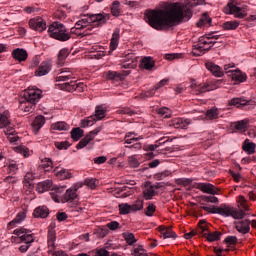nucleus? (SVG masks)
<instances>
[{
  "label": "nucleus",
  "instance_id": "obj_37",
  "mask_svg": "<svg viewBox=\"0 0 256 256\" xmlns=\"http://www.w3.org/2000/svg\"><path fill=\"white\" fill-rule=\"evenodd\" d=\"M141 67L142 69L151 71L155 67V61L151 57H144L141 61Z\"/></svg>",
  "mask_w": 256,
  "mask_h": 256
},
{
  "label": "nucleus",
  "instance_id": "obj_6",
  "mask_svg": "<svg viewBox=\"0 0 256 256\" xmlns=\"http://www.w3.org/2000/svg\"><path fill=\"white\" fill-rule=\"evenodd\" d=\"M235 67L233 64L224 65V71L228 77L235 81V83H245L247 81V74L243 73L240 69L231 70Z\"/></svg>",
  "mask_w": 256,
  "mask_h": 256
},
{
  "label": "nucleus",
  "instance_id": "obj_53",
  "mask_svg": "<svg viewBox=\"0 0 256 256\" xmlns=\"http://www.w3.org/2000/svg\"><path fill=\"white\" fill-rule=\"evenodd\" d=\"M71 137L73 141H79L83 137V130L81 128H74L71 130Z\"/></svg>",
  "mask_w": 256,
  "mask_h": 256
},
{
  "label": "nucleus",
  "instance_id": "obj_4",
  "mask_svg": "<svg viewBox=\"0 0 256 256\" xmlns=\"http://www.w3.org/2000/svg\"><path fill=\"white\" fill-rule=\"evenodd\" d=\"M48 33L52 39L62 42L69 41V39H71V35H73V33L67 30L65 25L59 22H54L52 25H50L48 28Z\"/></svg>",
  "mask_w": 256,
  "mask_h": 256
},
{
  "label": "nucleus",
  "instance_id": "obj_8",
  "mask_svg": "<svg viewBox=\"0 0 256 256\" xmlns=\"http://www.w3.org/2000/svg\"><path fill=\"white\" fill-rule=\"evenodd\" d=\"M41 97H43V91L35 86H30L24 91V99L34 105L41 101Z\"/></svg>",
  "mask_w": 256,
  "mask_h": 256
},
{
  "label": "nucleus",
  "instance_id": "obj_59",
  "mask_svg": "<svg viewBox=\"0 0 256 256\" xmlns=\"http://www.w3.org/2000/svg\"><path fill=\"white\" fill-rule=\"evenodd\" d=\"M88 135H86L80 142L77 144L76 149H83L89 145V142L92 141Z\"/></svg>",
  "mask_w": 256,
  "mask_h": 256
},
{
  "label": "nucleus",
  "instance_id": "obj_24",
  "mask_svg": "<svg viewBox=\"0 0 256 256\" xmlns=\"http://www.w3.org/2000/svg\"><path fill=\"white\" fill-rule=\"evenodd\" d=\"M205 67L210 71V73H212V75H214V77H223V72L221 71V67H219V65H216L211 61H207L205 63Z\"/></svg>",
  "mask_w": 256,
  "mask_h": 256
},
{
  "label": "nucleus",
  "instance_id": "obj_62",
  "mask_svg": "<svg viewBox=\"0 0 256 256\" xmlns=\"http://www.w3.org/2000/svg\"><path fill=\"white\" fill-rule=\"evenodd\" d=\"M159 115H162L165 118L171 117V110H169V108L164 107V108H160L158 110Z\"/></svg>",
  "mask_w": 256,
  "mask_h": 256
},
{
  "label": "nucleus",
  "instance_id": "obj_60",
  "mask_svg": "<svg viewBox=\"0 0 256 256\" xmlns=\"http://www.w3.org/2000/svg\"><path fill=\"white\" fill-rule=\"evenodd\" d=\"M159 142H156L155 144H149L145 147L146 151H155V149H158V147L161 145V143H167V140L163 141V138H161ZM162 141V142H161Z\"/></svg>",
  "mask_w": 256,
  "mask_h": 256
},
{
  "label": "nucleus",
  "instance_id": "obj_22",
  "mask_svg": "<svg viewBox=\"0 0 256 256\" xmlns=\"http://www.w3.org/2000/svg\"><path fill=\"white\" fill-rule=\"evenodd\" d=\"M54 174L62 181H65V179H71L73 177L71 170L61 168L59 166L54 168Z\"/></svg>",
  "mask_w": 256,
  "mask_h": 256
},
{
  "label": "nucleus",
  "instance_id": "obj_49",
  "mask_svg": "<svg viewBox=\"0 0 256 256\" xmlns=\"http://www.w3.org/2000/svg\"><path fill=\"white\" fill-rule=\"evenodd\" d=\"M41 167L44 171H52L53 170V161L50 158H44L41 162Z\"/></svg>",
  "mask_w": 256,
  "mask_h": 256
},
{
  "label": "nucleus",
  "instance_id": "obj_15",
  "mask_svg": "<svg viewBox=\"0 0 256 256\" xmlns=\"http://www.w3.org/2000/svg\"><path fill=\"white\" fill-rule=\"evenodd\" d=\"M119 39H121V29L115 28L110 40L109 55L119 47Z\"/></svg>",
  "mask_w": 256,
  "mask_h": 256
},
{
  "label": "nucleus",
  "instance_id": "obj_55",
  "mask_svg": "<svg viewBox=\"0 0 256 256\" xmlns=\"http://www.w3.org/2000/svg\"><path fill=\"white\" fill-rule=\"evenodd\" d=\"M33 179H35V175L32 174V172H27L24 176L23 183L26 185V187H32Z\"/></svg>",
  "mask_w": 256,
  "mask_h": 256
},
{
  "label": "nucleus",
  "instance_id": "obj_36",
  "mask_svg": "<svg viewBox=\"0 0 256 256\" xmlns=\"http://www.w3.org/2000/svg\"><path fill=\"white\" fill-rule=\"evenodd\" d=\"M232 126L234 127V129H236V131H247V128L249 127V119H243L234 122Z\"/></svg>",
  "mask_w": 256,
  "mask_h": 256
},
{
  "label": "nucleus",
  "instance_id": "obj_26",
  "mask_svg": "<svg viewBox=\"0 0 256 256\" xmlns=\"http://www.w3.org/2000/svg\"><path fill=\"white\" fill-rule=\"evenodd\" d=\"M27 219V211L23 210L17 213L16 217L8 223L9 227H17V225H21L23 221Z\"/></svg>",
  "mask_w": 256,
  "mask_h": 256
},
{
  "label": "nucleus",
  "instance_id": "obj_21",
  "mask_svg": "<svg viewBox=\"0 0 256 256\" xmlns=\"http://www.w3.org/2000/svg\"><path fill=\"white\" fill-rule=\"evenodd\" d=\"M57 239V233L55 232V225H50L48 230V248L49 251H55V241Z\"/></svg>",
  "mask_w": 256,
  "mask_h": 256
},
{
  "label": "nucleus",
  "instance_id": "obj_11",
  "mask_svg": "<svg viewBox=\"0 0 256 256\" xmlns=\"http://www.w3.org/2000/svg\"><path fill=\"white\" fill-rule=\"evenodd\" d=\"M60 89H63L64 91H78L79 93H83L87 89V86L82 82L77 81H70V82H64L62 84H58Z\"/></svg>",
  "mask_w": 256,
  "mask_h": 256
},
{
  "label": "nucleus",
  "instance_id": "obj_41",
  "mask_svg": "<svg viewBox=\"0 0 256 256\" xmlns=\"http://www.w3.org/2000/svg\"><path fill=\"white\" fill-rule=\"evenodd\" d=\"M51 128L54 129V131H69L71 126H69L67 122H56L52 124Z\"/></svg>",
  "mask_w": 256,
  "mask_h": 256
},
{
  "label": "nucleus",
  "instance_id": "obj_50",
  "mask_svg": "<svg viewBox=\"0 0 256 256\" xmlns=\"http://www.w3.org/2000/svg\"><path fill=\"white\" fill-rule=\"evenodd\" d=\"M83 185H87L89 189H97V185H99V180L95 178H86Z\"/></svg>",
  "mask_w": 256,
  "mask_h": 256
},
{
  "label": "nucleus",
  "instance_id": "obj_46",
  "mask_svg": "<svg viewBox=\"0 0 256 256\" xmlns=\"http://www.w3.org/2000/svg\"><path fill=\"white\" fill-rule=\"evenodd\" d=\"M15 153H19L20 155H23V157H29L31 155V152L29 151V148L27 146H16L13 148Z\"/></svg>",
  "mask_w": 256,
  "mask_h": 256
},
{
  "label": "nucleus",
  "instance_id": "obj_42",
  "mask_svg": "<svg viewBox=\"0 0 256 256\" xmlns=\"http://www.w3.org/2000/svg\"><path fill=\"white\" fill-rule=\"evenodd\" d=\"M139 139H143V137H137V134H135L134 132H127L124 137L126 145H131V143H133L134 141H139Z\"/></svg>",
  "mask_w": 256,
  "mask_h": 256
},
{
  "label": "nucleus",
  "instance_id": "obj_56",
  "mask_svg": "<svg viewBox=\"0 0 256 256\" xmlns=\"http://www.w3.org/2000/svg\"><path fill=\"white\" fill-rule=\"evenodd\" d=\"M224 29L227 31L235 30L237 27H239V22L237 21H228L223 24Z\"/></svg>",
  "mask_w": 256,
  "mask_h": 256
},
{
  "label": "nucleus",
  "instance_id": "obj_2",
  "mask_svg": "<svg viewBox=\"0 0 256 256\" xmlns=\"http://www.w3.org/2000/svg\"><path fill=\"white\" fill-rule=\"evenodd\" d=\"M109 19H111V16L107 13L84 15L83 18L78 20L74 27L70 29V33L77 37H81V35H85V31H91L93 27H101V25H105Z\"/></svg>",
  "mask_w": 256,
  "mask_h": 256
},
{
  "label": "nucleus",
  "instance_id": "obj_32",
  "mask_svg": "<svg viewBox=\"0 0 256 256\" xmlns=\"http://www.w3.org/2000/svg\"><path fill=\"white\" fill-rule=\"evenodd\" d=\"M212 21L213 19L209 17V14L204 13L197 22V27H199L200 29H203V27H211Z\"/></svg>",
  "mask_w": 256,
  "mask_h": 256
},
{
  "label": "nucleus",
  "instance_id": "obj_54",
  "mask_svg": "<svg viewBox=\"0 0 256 256\" xmlns=\"http://www.w3.org/2000/svg\"><path fill=\"white\" fill-rule=\"evenodd\" d=\"M207 119L213 120L219 118V110L217 108H211L206 112Z\"/></svg>",
  "mask_w": 256,
  "mask_h": 256
},
{
  "label": "nucleus",
  "instance_id": "obj_52",
  "mask_svg": "<svg viewBox=\"0 0 256 256\" xmlns=\"http://www.w3.org/2000/svg\"><path fill=\"white\" fill-rule=\"evenodd\" d=\"M132 255L133 256H149V254L147 253V250H145V248H143V246L141 245H139L138 247L132 250Z\"/></svg>",
  "mask_w": 256,
  "mask_h": 256
},
{
  "label": "nucleus",
  "instance_id": "obj_51",
  "mask_svg": "<svg viewBox=\"0 0 256 256\" xmlns=\"http://www.w3.org/2000/svg\"><path fill=\"white\" fill-rule=\"evenodd\" d=\"M132 213H137V211H143V200L138 199L133 204L130 205Z\"/></svg>",
  "mask_w": 256,
  "mask_h": 256
},
{
  "label": "nucleus",
  "instance_id": "obj_48",
  "mask_svg": "<svg viewBox=\"0 0 256 256\" xmlns=\"http://www.w3.org/2000/svg\"><path fill=\"white\" fill-rule=\"evenodd\" d=\"M120 215H129V213H133L131 210V206L128 203H121L118 205Z\"/></svg>",
  "mask_w": 256,
  "mask_h": 256
},
{
  "label": "nucleus",
  "instance_id": "obj_3",
  "mask_svg": "<svg viewBox=\"0 0 256 256\" xmlns=\"http://www.w3.org/2000/svg\"><path fill=\"white\" fill-rule=\"evenodd\" d=\"M220 35L208 34L199 38L198 43L192 48V54L195 57H201L205 55L214 45L215 41L212 39H219Z\"/></svg>",
  "mask_w": 256,
  "mask_h": 256
},
{
  "label": "nucleus",
  "instance_id": "obj_23",
  "mask_svg": "<svg viewBox=\"0 0 256 256\" xmlns=\"http://www.w3.org/2000/svg\"><path fill=\"white\" fill-rule=\"evenodd\" d=\"M9 127H13L11 125V114L9 111H4L0 114V129H9Z\"/></svg>",
  "mask_w": 256,
  "mask_h": 256
},
{
  "label": "nucleus",
  "instance_id": "obj_40",
  "mask_svg": "<svg viewBox=\"0 0 256 256\" xmlns=\"http://www.w3.org/2000/svg\"><path fill=\"white\" fill-rule=\"evenodd\" d=\"M122 237L124 241H126L127 245H135L137 243V238H135V234L131 232H124L122 233Z\"/></svg>",
  "mask_w": 256,
  "mask_h": 256
},
{
  "label": "nucleus",
  "instance_id": "obj_16",
  "mask_svg": "<svg viewBox=\"0 0 256 256\" xmlns=\"http://www.w3.org/2000/svg\"><path fill=\"white\" fill-rule=\"evenodd\" d=\"M52 65L49 61H43L38 68L35 70V77H45V75H49L51 73Z\"/></svg>",
  "mask_w": 256,
  "mask_h": 256
},
{
  "label": "nucleus",
  "instance_id": "obj_30",
  "mask_svg": "<svg viewBox=\"0 0 256 256\" xmlns=\"http://www.w3.org/2000/svg\"><path fill=\"white\" fill-rule=\"evenodd\" d=\"M143 195H144V199H146V201L153 199V196L155 195V188L153 187V185H151V183H146L144 185Z\"/></svg>",
  "mask_w": 256,
  "mask_h": 256
},
{
  "label": "nucleus",
  "instance_id": "obj_14",
  "mask_svg": "<svg viewBox=\"0 0 256 256\" xmlns=\"http://www.w3.org/2000/svg\"><path fill=\"white\" fill-rule=\"evenodd\" d=\"M196 189L208 195H219V189L215 188V185L211 183H198L196 184Z\"/></svg>",
  "mask_w": 256,
  "mask_h": 256
},
{
  "label": "nucleus",
  "instance_id": "obj_18",
  "mask_svg": "<svg viewBox=\"0 0 256 256\" xmlns=\"http://www.w3.org/2000/svg\"><path fill=\"white\" fill-rule=\"evenodd\" d=\"M213 89L215 88L209 83L192 84V91L195 95H203V93L213 91Z\"/></svg>",
  "mask_w": 256,
  "mask_h": 256
},
{
  "label": "nucleus",
  "instance_id": "obj_28",
  "mask_svg": "<svg viewBox=\"0 0 256 256\" xmlns=\"http://www.w3.org/2000/svg\"><path fill=\"white\" fill-rule=\"evenodd\" d=\"M4 133L10 143H17V141H19V136L17 135L14 127L6 128Z\"/></svg>",
  "mask_w": 256,
  "mask_h": 256
},
{
  "label": "nucleus",
  "instance_id": "obj_34",
  "mask_svg": "<svg viewBox=\"0 0 256 256\" xmlns=\"http://www.w3.org/2000/svg\"><path fill=\"white\" fill-rule=\"evenodd\" d=\"M94 119L97 121H102V119H105L107 117V110L103 106H96L95 112L92 115Z\"/></svg>",
  "mask_w": 256,
  "mask_h": 256
},
{
  "label": "nucleus",
  "instance_id": "obj_17",
  "mask_svg": "<svg viewBox=\"0 0 256 256\" xmlns=\"http://www.w3.org/2000/svg\"><path fill=\"white\" fill-rule=\"evenodd\" d=\"M189 125H191V120L187 118H174L169 122V126L174 129H187Z\"/></svg>",
  "mask_w": 256,
  "mask_h": 256
},
{
  "label": "nucleus",
  "instance_id": "obj_33",
  "mask_svg": "<svg viewBox=\"0 0 256 256\" xmlns=\"http://www.w3.org/2000/svg\"><path fill=\"white\" fill-rule=\"evenodd\" d=\"M69 79H75V75L69 70H62L56 77V81L58 83H60L61 81H69Z\"/></svg>",
  "mask_w": 256,
  "mask_h": 256
},
{
  "label": "nucleus",
  "instance_id": "obj_27",
  "mask_svg": "<svg viewBox=\"0 0 256 256\" xmlns=\"http://www.w3.org/2000/svg\"><path fill=\"white\" fill-rule=\"evenodd\" d=\"M35 105V103L24 99L20 101L19 109L24 113H33V111H35Z\"/></svg>",
  "mask_w": 256,
  "mask_h": 256
},
{
  "label": "nucleus",
  "instance_id": "obj_38",
  "mask_svg": "<svg viewBox=\"0 0 256 256\" xmlns=\"http://www.w3.org/2000/svg\"><path fill=\"white\" fill-rule=\"evenodd\" d=\"M160 231L163 239H177V234L173 229H171V227L162 228Z\"/></svg>",
  "mask_w": 256,
  "mask_h": 256
},
{
  "label": "nucleus",
  "instance_id": "obj_57",
  "mask_svg": "<svg viewBox=\"0 0 256 256\" xmlns=\"http://www.w3.org/2000/svg\"><path fill=\"white\" fill-rule=\"evenodd\" d=\"M128 164L133 168L137 169L139 167L140 163L139 160L137 159V155H132L128 157Z\"/></svg>",
  "mask_w": 256,
  "mask_h": 256
},
{
  "label": "nucleus",
  "instance_id": "obj_47",
  "mask_svg": "<svg viewBox=\"0 0 256 256\" xmlns=\"http://www.w3.org/2000/svg\"><path fill=\"white\" fill-rule=\"evenodd\" d=\"M121 3L119 1H114L111 5V14L113 17H119L121 15V8H120Z\"/></svg>",
  "mask_w": 256,
  "mask_h": 256
},
{
  "label": "nucleus",
  "instance_id": "obj_20",
  "mask_svg": "<svg viewBox=\"0 0 256 256\" xmlns=\"http://www.w3.org/2000/svg\"><path fill=\"white\" fill-rule=\"evenodd\" d=\"M12 57L15 59V61L23 63V61H27L29 54L27 53V50L23 48H16L12 51Z\"/></svg>",
  "mask_w": 256,
  "mask_h": 256
},
{
  "label": "nucleus",
  "instance_id": "obj_12",
  "mask_svg": "<svg viewBox=\"0 0 256 256\" xmlns=\"http://www.w3.org/2000/svg\"><path fill=\"white\" fill-rule=\"evenodd\" d=\"M28 25L33 31H38V33H43L47 29V22L41 17H34L29 20Z\"/></svg>",
  "mask_w": 256,
  "mask_h": 256
},
{
  "label": "nucleus",
  "instance_id": "obj_45",
  "mask_svg": "<svg viewBox=\"0 0 256 256\" xmlns=\"http://www.w3.org/2000/svg\"><path fill=\"white\" fill-rule=\"evenodd\" d=\"M107 77L112 81H123V79H125V75L117 71H109Z\"/></svg>",
  "mask_w": 256,
  "mask_h": 256
},
{
  "label": "nucleus",
  "instance_id": "obj_7",
  "mask_svg": "<svg viewBox=\"0 0 256 256\" xmlns=\"http://www.w3.org/2000/svg\"><path fill=\"white\" fill-rule=\"evenodd\" d=\"M205 223H206L205 220L199 221L198 233L203 235V237H206V239H207V241H209V243H213V241H219V239H221V235H223V234L219 231L209 232V229H208L207 225H205Z\"/></svg>",
  "mask_w": 256,
  "mask_h": 256
},
{
  "label": "nucleus",
  "instance_id": "obj_64",
  "mask_svg": "<svg viewBox=\"0 0 256 256\" xmlns=\"http://www.w3.org/2000/svg\"><path fill=\"white\" fill-rule=\"evenodd\" d=\"M96 256H109V251L104 248L96 250Z\"/></svg>",
  "mask_w": 256,
  "mask_h": 256
},
{
  "label": "nucleus",
  "instance_id": "obj_63",
  "mask_svg": "<svg viewBox=\"0 0 256 256\" xmlns=\"http://www.w3.org/2000/svg\"><path fill=\"white\" fill-rule=\"evenodd\" d=\"M155 209L156 207L154 206V204H148L145 215H147V217H153V213H155Z\"/></svg>",
  "mask_w": 256,
  "mask_h": 256
},
{
  "label": "nucleus",
  "instance_id": "obj_61",
  "mask_svg": "<svg viewBox=\"0 0 256 256\" xmlns=\"http://www.w3.org/2000/svg\"><path fill=\"white\" fill-rule=\"evenodd\" d=\"M156 91L157 90H155V86H154L153 89L142 92L141 97H143V99H145V98L149 99V98L155 96Z\"/></svg>",
  "mask_w": 256,
  "mask_h": 256
},
{
  "label": "nucleus",
  "instance_id": "obj_5",
  "mask_svg": "<svg viewBox=\"0 0 256 256\" xmlns=\"http://www.w3.org/2000/svg\"><path fill=\"white\" fill-rule=\"evenodd\" d=\"M216 215H221V217H232L233 219H243L245 217V211L237 210L229 204H221L216 206Z\"/></svg>",
  "mask_w": 256,
  "mask_h": 256
},
{
  "label": "nucleus",
  "instance_id": "obj_1",
  "mask_svg": "<svg viewBox=\"0 0 256 256\" xmlns=\"http://www.w3.org/2000/svg\"><path fill=\"white\" fill-rule=\"evenodd\" d=\"M145 21L157 31H167L179 25L184 19H191L193 12L183 4L176 2L170 4L165 10H146Z\"/></svg>",
  "mask_w": 256,
  "mask_h": 256
},
{
  "label": "nucleus",
  "instance_id": "obj_29",
  "mask_svg": "<svg viewBox=\"0 0 256 256\" xmlns=\"http://www.w3.org/2000/svg\"><path fill=\"white\" fill-rule=\"evenodd\" d=\"M51 187H53V181L45 180L37 184L36 191L37 193H45L46 191H49Z\"/></svg>",
  "mask_w": 256,
  "mask_h": 256
},
{
  "label": "nucleus",
  "instance_id": "obj_13",
  "mask_svg": "<svg viewBox=\"0 0 256 256\" xmlns=\"http://www.w3.org/2000/svg\"><path fill=\"white\" fill-rule=\"evenodd\" d=\"M235 229L238 231V233H241L242 235H247L249 231H251V220L249 219H238V221L234 222Z\"/></svg>",
  "mask_w": 256,
  "mask_h": 256
},
{
  "label": "nucleus",
  "instance_id": "obj_31",
  "mask_svg": "<svg viewBox=\"0 0 256 256\" xmlns=\"http://www.w3.org/2000/svg\"><path fill=\"white\" fill-rule=\"evenodd\" d=\"M242 149L247 155H253L255 153L256 144L249 139H245L242 145Z\"/></svg>",
  "mask_w": 256,
  "mask_h": 256
},
{
  "label": "nucleus",
  "instance_id": "obj_19",
  "mask_svg": "<svg viewBox=\"0 0 256 256\" xmlns=\"http://www.w3.org/2000/svg\"><path fill=\"white\" fill-rule=\"evenodd\" d=\"M123 69H135L137 67V56L133 53H129L124 57Z\"/></svg>",
  "mask_w": 256,
  "mask_h": 256
},
{
  "label": "nucleus",
  "instance_id": "obj_44",
  "mask_svg": "<svg viewBox=\"0 0 256 256\" xmlns=\"http://www.w3.org/2000/svg\"><path fill=\"white\" fill-rule=\"evenodd\" d=\"M97 123V120L93 115L86 117L85 119L81 120V127L86 128V127H93Z\"/></svg>",
  "mask_w": 256,
  "mask_h": 256
},
{
  "label": "nucleus",
  "instance_id": "obj_10",
  "mask_svg": "<svg viewBox=\"0 0 256 256\" xmlns=\"http://www.w3.org/2000/svg\"><path fill=\"white\" fill-rule=\"evenodd\" d=\"M83 187V182L74 183L69 189L66 190L62 201L63 203H68V201H73L77 199V191Z\"/></svg>",
  "mask_w": 256,
  "mask_h": 256
},
{
  "label": "nucleus",
  "instance_id": "obj_25",
  "mask_svg": "<svg viewBox=\"0 0 256 256\" xmlns=\"http://www.w3.org/2000/svg\"><path fill=\"white\" fill-rule=\"evenodd\" d=\"M43 125H45V116L38 115L35 117L34 121L32 122V130L35 134L41 131Z\"/></svg>",
  "mask_w": 256,
  "mask_h": 256
},
{
  "label": "nucleus",
  "instance_id": "obj_35",
  "mask_svg": "<svg viewBox=\"0 0 256 256\" xmlns=\"http://www.w3.org/2000/svg\"><path fill=\"white\" fill-rule=\"evenodd\" d=\"M33 215L36 218L45 219L49 217V208H47L46 206L38 207L34 210Z\"/></svg>",
  "mask_w": 256,
  "mask_h": 256
},
{
  "label": "nucleus",
  "instance_id": "obj_58",
  "mask_svg": "<svg viewBox=\"0 0 256 256\" xmlns=\"http://www.w3.org/2000/svg\"><path fill=\"white\" fill-rule=\"evenodd\" d=\"M69 48H62L58 53V60L65 61L69 57Z\"/></svg>",
  "mask_w": 256,
  "mask_h": 256
},
{
  "label": "nucleus",
  "instance_id": "obj_9",
  "mask_svg": "<svg viewBox=\"0 0 256 256\" xmlns=\"http://www.w3.org/2000/svg\"><path fill=\"white\" fill-rule=\"evenodd\" d=\"M224 13H226V15H234L238 19H243V17L247 15V13H245V9L239 7L235 0H231L227 4V7L224 8Z\"/></svg>",
  "mask_w": 256,
  "mask_h": 256
},
{
  "label": "nucleus",
  "instance_id": "obj_43",
  "mask_svg": "<svg viewBox=\"0 0 256 256\" xmlns=\"http://www.w3.org/2000/svg\"><path fill=\"white\" fill-rule=\"evenodd\" d=\"M35 241V237L33 236V232L31 230H25L20 243H33Z\"/></svg>",
  "mask_w": 256,
  "mask_h": 256
},
{
  "label": "nucleus",
  "instance_id": "obj_39",
  "mask_svg": "<svg viewBox=\"0 0 256 256\" xmlns=\"http://www.w3.org/2000/svg\"><path fill=\"white\" fill-rule=\"evenodd\" d=\"M25 228H18V229H15L14 232H13V235L12 236V241L13 243H21V239L25 233Z\"/></svg>",
  "mask_w": 256,
  "mask_h": 256
}]
</instances>
